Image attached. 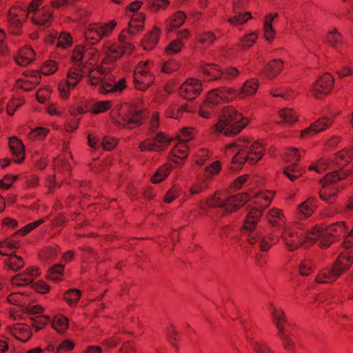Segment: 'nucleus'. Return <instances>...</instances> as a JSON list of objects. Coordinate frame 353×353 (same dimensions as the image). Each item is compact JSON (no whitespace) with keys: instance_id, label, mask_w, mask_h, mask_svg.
I'll return each mask as SVG.
<instances>
[{"instance_id":"obj_22","label":"nucleus","mask_w":353,"mask_h":353,"mask_svg":"<svg viewBox=\"0 0 353 353\" xmlns=\"http://www.w3.org/2000/svg\"><path fill=\"white\" fill-rule=\"evenodd\" d=\"M70 160H72V154L70 151H65L54 160V170L57 173H63L64 176L69 175L71 170Z\"/></svg>"},{"instance_id":"obj_7","label":"nucleus","mask_w":353,"mask_h":353,"mask_svg":"<svg viewBox=\"0 0 353 353\" xmlns=\"http://www.w3.org/2000/svg\"><path fill=\"white\" fill-rule=\"evenodd\" d=\"M116 26L117 22L114 20L108 23H91L85 30V39L91 45L97 43L103 38L109 37Z\"/></svg>"},{"instance_id":"obj_50","label":"nucleus","mask_w":353,"mask_h":353,"mask_svg":"<svg viewBox=\"0 0 353 353\" xmlns=\"http://www.w3.org/2000/svg\"><path fill=\"white\" fill-rule=\"evenodd\" d=\"M353 157V152L348 149H343L335 154L334 164L343 167L350 163Z\"/></svg>"},{"instance_id":"obj_28","label":"nucleus","mask_w":353,"mask_h":353,"mask_svg":"<svg viewBox=\"0 0 353 353\" xmlns=\"http://www.w3.org/2000/svg\"><path fill=\"white\" fill-rule=\"evenodd\" d=\"M316 206L317 199L314 197H310L298 205L297 216L301 219H306L314 213Z\"/></svg>"},{"instance_id":"obj_35","label":"nucleus","mask_w":353,"mask_h":353,"mask_svg":"<svg viewBox=\"0 0 353 353\" xmlns=\"http://www.w3.org/2000/svg\"><path fill=\"white\" fill-rule=\"evenodd\" d=\"M262 214L261 209L256 208H251L244 221L243 228L249 231L253 230L259 221Z\"/></svg>"},{"instance_id":"obj_15","label":"nucleus","mask_w":353,"mask_h":353,"mask_svg":"<svg viewBox=\"0 0 353 353\" xmlns=\"http://www.w3.org/2000/svg\"><path fill=\"white\" fill-rule=\"evenodd\" d=\"M308 240L312 243L319 241V246L321 248H328L334 241L331 235L325 234V230L323 226H314L308 231Z\"/></svg>"},{"instance_id":"obj_54","label":"nucleus","mask_w":353,"mask_h":353,"mask_svg":"<svg viewBox=\"0 0 353 353\" xmlns=\"http://www.w3.org/2000/svg\"><path fill=\"white\" fill-rule=\"evenodd\" d=\"M278 336L282 342L283 348L288 352H293L295 349V343L292 339L290 332L285 329L278 332Z\"/></svg>"},{"instance_id":"obj_60","label":"nucleus","mask_w":353,"mask_h":353,"mask_svg":"<svg viewBox=\"0 0 353 353\" xmlns=\"http://www.w3.org/2000/svg\"><path fill=\"white\" fill-rule=\"evenodd\" d=\"M253 16L250 12H245L241 13V11L239 13L236 14L235 16L230 17L228 19V22L230 25L236 26L239 25H243L250 19H252Z\"/></svg>"},{"instance_id":"obj_10","label":"nucleus","mask_w":353,"mask_h":353,"mask_svg":"<svg viewBox=\"0 0 353 353\" xmlns=\"http://www.w3.org/2000/svg\"><path fill=\"white\" fill-rule=\"evenodd\" d=\"M237 95V90L232 87L215 88L210 91L204 101L212 108L222 103H228L234 100Z\"/></svg>"},{"instance_id":"obj_63","label":"nucleus","mask_w":353,"mask_h":353,"mask_svg":"<svg viewBox=\"0 0 353 353\" xmlns=\"http://www.w3.org/2000/svg\"><path fill=\"white\" fill-rule=\"evenodd\" d=\"M64 266L61 264L53 265L48 272V279L54 282L62 280Z\"/></svg>"},{"instance_id":"obj_25","label":"nucleus","mask_w":353,"mask_h":353,"mask_svg":"<svg viewBox=\"0 0 353 353\" xmlns=\"http://www.w3.org/2000/svg\"><path fill=\"white\" fill-rule=\"evenodd\" d=\"M9 148L15 163H19L25 159V148L23 142L15 137L9 139Z\"/></svg>"},{"instance_id":"obj_30","label":"nucleus","mask_w":353,"mask_h":353,"mask_svg":"<svg viewBox=\"0 0 353 353\" xmlns=\"http://www.w3.org/2000/svg\"><path fill=\"white\" fill-rule=\"evenodd\" d=\"M283 66L284 62L281 59H272L266 64L263 73L268 79H273L281 73Z\"/></svg>"},{"instance_id":"obj_5","label":"nucleus","mask_w":353,"mask_h":353,"mask_svg":"<svg viewBox=\"0 0 353 353\" xmlns=\"http://www.w3.org/2000/svg\"><path fill=\"white\" fill-rule=\"evenodd\" d=\"M148 116L144 110L134 107L118 105L111 111V120L117 125L126 126L129 124L141 125Z\"/></svg>"},{"instance_id":"obj_44","label":"nucleus","mask_w":353,"mask_h":353,"mask_svg":"<svg viewBox=\"0 0 353 353\" xmlns=\"http://www.w3.org/2000/svg\"><path fill=\"white\" fill-rule=\"evenodd\" d=\"M269 92L273 97H281L285 100L293 99L298 94L295 90L284 87H272Z\"/></svg>"},{"instance_id":"obj_4","label":"nucleus","mask_w":353,"mask_h":353,"mask_svg":"<svg viewBox=\"0 0 353 353\" xmlns=\"http://www.w3.org/2000/svg\"><path fill=\"white\" fill-rule=\"evenodd\" d=\"M42 0H33L28 8L26 6L19 5L11 7L8 16L9 32L14 35L21 34L23 21L29 14H34V12L41 9L39 7L42 6Z\"/></svg>"},{"instance_id":"obj_39","label":"nucleus","mask_w":353,"mask_h":353,"mask_svg":"<svg viewBox=\"0 0 353 353\" xmlns=\"http://www.w3.org/2000/svg\"><path fill=\"white\" fill-rule=\"evenodd\" d=\"M192 107L188 104L178 106L176 104H172L165 112L166 117L178 119L181 118L184 112H191Z\"/></svg>"},{"instance_id":"obj_48","label":"nucleus","mask_w":353,"mask_h":353,"mask_svg":"<svg viewBox=\"0 0 353 353\" xmlns=\"http://www.w3.org/2000/svg\"><path fill=\"white\" fill-rule=\"evenodd\" d=\"M347 176L346 173L342 170H339L330 173H327L324 179L321 181L322 185H336V183Z\"/></svg>"},{"instance_id":"obj_40","label":"nucleus","mask_w":353,"mask_h":353,"mask_svg":"<svg viewBox=\"0 0 353 353\" xmlns=\"http://www.w3.org/2000/svg\"><path fill=\"white\" fill-rule=\"evenodd\" d=\"M271 314L274 323L276 325L278 332L285 330V325L287 322L284 312L281 308L274 305H270Z\"/></svg>"},{"instance_id":"obj_36","label":"nucleus","mask_w":353,"mask_h":353,"mask_svg":"<svg viewBox=\"0 0 353 353\" xmlns=\"http://www.w3.org/2000/svg\"><path fill=\"white\" fill-rule=\"evenodd\" d=\"M339 188L336 185H322L319 191L320 198L327 203H333L336 201Z\"/></svg>"},{"instance_id":"obj_6","label":"nucleus","mask_w":353,"mask_h":353,"mask_svg":"<svg viewBox=\"0 0 353 353\" xmlns=\"http://www.w3.org/2000/svg\"><path fill=\"white\" fill-rule=\"evenodd\" d=\"M308 232H306L302 225L299 223H292L286 225L281 234V239L286 249L294 252L299 248L308 240Z\"/></svg>"},{"instance_id":"obj_9","label":"nucleus","mask_w":353,"mask_h":353,"mask_svg":"<svg viewBox=\"0 0 353 353\" xmlns=\"http://www.w3.org/2000/svg\"><path fill=\"white\" fill-rule=\"evenodd\" d=\"M126 32L122 31L119 36V43H110L109 42L105 43L103 51L107 54L106 60L109 59H117L124 54H131L134 46L132 43L131 40L126 37Z\"/></svg>"},{"instance_id":"obj_3","label":"nucleus","mask_w":353,"mask_h":353,"mask_svg":"<svg viewBox=\"0 0 353 353\" xmlns=\"http://www.w3.org/2000/svg\"><path fill=\"white\" fill-rule=\"evenodd\" d=\"M250 119L245 117L232 107L225 109L223 116L213 127L216 134H223L225 137H233L238 134L249 123Z\"/></svg>"},{"instance_id":"obj_55","label":"nucleus","mask_w":353,"mask_h":353,"mask_svg":"<svg viewBox=\"0 0 353 353\" xmlns=\"http://www.w3.org/2000/svg\"><path fill=\"white\" fill-rule=\"evenodd\" d=\"M5 266L8 270L17 271L24 265L23 259L16 254L9 256L4 261Z\"/></svg>"},{"instance_id":"obj_53","label":"nucleus","mask_w":353,"mask_h":353,"mask_svg":"<svg viewBox=\"0 0 353 353\" xmlns=\"http://www.w3.org/2000/svg\"><path fill=\"white\" fill-rule=\"evenodd\" d=\"M332 164H334V162L332 159H330L327 157H322L319 159L316 162L311 164L309 166L308 170L320 174L330 167Z\"/></svg>"},{"instance_id":"obj_13","label":"nucleus","mask_w":353,"mask_h":353,"mask_svg":"<svg viewBox=\"0 0 353 353\" xmlns=\"http://www.w3.org/2000/svg\"><path fill=\"white\" fill-rule=\"evenodd\" d=\"M334 82V78L330 73H324L313 85L312 90L313 97L321 99L329 94L332 90Z\"/></svg>"},{"instance_id":"obj_59","label":"nucleus","mask_w":353,"mask_h":353,"mask_svg":"<svg viewBox=\"0 0 353 353\" xmlns=\"http://www.w3.org/2000/svg\"><path fill=\"white\" fill-rule=\"evenodd\" d=\"M247 339L256 353H274L264 342L252 337L250 339L248 336H247Z\"/></svg>"},{"instance_id":"obj_8","label":"nucleus","mask_w":353,"mask_h":353,"mask_svg":"<svg viewBox=\"0 0 353 353\" xmlns=\"http://www.w3.org/2000/svg\"><path fill=\"white\" fill-rule=\"evenodd\" d=\"M152 61L147 60L139 62L134 70V86L137 90H147L154 81V75L150 70Z\"/></svg>"},{"instance_id":"obj_1","label":"nucleus","mask_w":353,"mask_h":353,"mask_svg":"<svg viewBox=\"0 0 353 353\" xmlns=\"http://www.w3.org/2000/svg\"><path fill=\"white\" fill-rule=\"evenodd\" d=\"M99 58V52L94 48L79 45L74 48L72 54L74 65L68 71L66 79L61 80L58 85L60 97L63 99L69 98L71 90L74 89L86 74L85 67L94 65Z\"/></svg>"},{"instance_id":"obj_43","label":"nucleus","mask_w":353,"mask_h":353,"mask_svg":"<svg viewBox=\"0 0 353 353\" xmlns=\"http://www.w3.org/2000/svg\"><path fill=\"white\" fill-rule=\"evenodd\" d=\"M259 86V80L256 78H251L243 83L240 92L243 97H252L256 94Z\"/></svg>"},{"instance_id":"obj_29","label":"nucleus","mask_w":353,"mask_h":353,"mask_svg":"<svg viewBox=\"0 0 353 353\" xmlns=\"http://www.w3.org/2000/svg\"><path fill=\"white\" fill-rule=\"evenodd\" d=\"M199 72L203 76V78L208 81L219 79L222 77V70L214 63H205L199 68Z\"/></svg>"},{"instance_id":"obj_21","label":"nucleus","mask_w":353,"mask_h":353,"mask_svg":"<svg viewBox=\"0 0 353 353\" xmlns=\"http://www.w3.org/2000/svg\"><path fill=\"white\" fill-rule=\"evenodd\" d=\"M277 12H270L267 14L263 23V37L269 43L273 42L276 37V31L273 28L272 23L275 19L278 17Z\"/></svg>"},{"instance_id":"obj_61","label":"nucleus","mask_w":353,"mask_h":353,"mask_svg":"<svg viewBox=\"0 0 353 353\" xmlns=\"http://www.w3.org/2000/svg\"><path fill=\"white\" fill-rule=\"evenodd\" d=\"M222 168L220 161H215L207 166L204 170V177L208 181L219 174Z\"/></svg>"},{"instance_id":"obj_17","label":"nucleus","mask_w":353,"mask_h":353,"mask_svg":"<svg viewBox=\"0 0 353 353\" xmlns=\"http://www.w3.org/2000/svg\"><path fill=\"white\" fill-rule=\"evenodd\" d=\"M39 274V270L37 268H28L23 273H19L12 278V285L19 287L27 285L32 283Z\"/></svg>"},{"instance_id":"obj_57","label":"nucleus","mask_w":353,"mask_h":353,"mask_svg":"<svg viewBox=\"0 0 353 353\" xmlns=\"http://www.w3.org/2000/svg\"><path fill=\"white\" fill-rule=\"evenodd\" d=\"M112 107L111 101H98L92 102L91 114H99L110 110Z\"/></svg>"},{"instance_id":"obj_33","label":"nucleus","mask_w":353,"mask_h":353,"mask_svg":"<svg viewBox=\"0 0 353 353\" xmlns=\"http://www.w3.org/2000/svg\"><path fill=\"white\" fill-rule=\"evenodd\" d=\"M161 34V29L154 26L151 31L145 34L142 40V46L145 50H152L157 44L159 36Z\"/></svg>"},{"instance_id":"obj_49","label":"nucleus","mask_w":353,"mask_h":353,"mask_svg":"<svg viewBox=\"0 0 353 353\" xmlns=\"http://www.w3.org/2000/svg\"><path fill=\"white\" fill-rule=\"evenodd\" d=\"M9 303L20 306L23 309L24 306L29 303V297L24 292H17L10 294L7 297Z\"/></svg>"},{"instance_id":"obj_12","label":"nucleus","mask_w":353,"mask_h":353,"mask_svg":"<svg viewBox=\"0 0 353 353\" xmlns=\"http://www.w3.org/2000/svg\"><path fill=\"white\" fill-rule=\"evenodd\" d=\"M203 90L201 80L195 78L187 79L179 87V95L188 100H193L200 95Z\"/></svg>"},{"instance_id":"obj_31","label":"nucleus","mask_w":353,"mask_h":353,"mask_svg":"<svg viewBox=\"0 0 353 353\" xmlns=\"http://www.w3.org/2000/svg\"><path fill=\"white\" fill-rule=\"evenodd\" d=\"M35 59V52L32 47L25 46L22 47L14 57L17 65L26 66Z\"/></svg>"},{"instance_id":"obj_37","label":"nucleus","mask_w":353,"mask_h":353,"mask_svg":"<svg viewBox=\"0 0 353 353\" xmlns=\"http://www.w3.org/2000/svg\"><path fill=\"white\" fill-rule=\"evenodd\" d=\"M15 236L14 234L0 242V254L8 256L13 254L12 253L19 246V241L15 239Z\"/></svg>"},{"instance_id":"obj_16","label":"nucleus","mask_w":353,"mask_h":353,"mask_svg":"<svg viewBox=\"0 0 353 353\" xmlns=\"http://www.w3.org/2000/svg\"><path fill=\"white\" fill-rule=\"evenodd\" d=\"M40 81L41 74L39 71H30L17 81L16 86L25 91H28L34 88Z\"/></svg>"},{"instance_id":"obj_45","label":"nucleus","mask_w":353,"mask_h":353,"mask_svg":"<svg viewBox=\"0 0 353 353\" xmlns=\"http://www.w3.org/2000/svg\"><path fill=\"white\" fill-rule=\"evenodd\" d=\"M259 34L257 31H252L245 34L239 40V47L246 50L252 47L258 41Z\"/></svg>"},{"instance_id":"obj_2","label":"nucleus","mask_w":353,"mask_h":353,"mask_svg":"<svg viewBox=\"0 0 353 353\" xmlns=\"http://www.w3.org/2000/svg\"><path fill=\"white\" fill-rule=\"evenodd\" d=\"M249 143L250 141L248 138L241 137L224 147L223 150L226 155L234 154L230 165L232 170L241 169L247 161L251 163H256L264 156L265 149L261 142L259 141L253 142L248 150H245Z\"/></svg>"},{"instance_id":"obj_58","label":"nucleus","mask_w":353,"mask_h":353,"mask_svg":"<svg viewBox=\"0 0 353 353\" xmlns=\"http://www.w3.org/2000/svg\"><path fill=\"white\" fill-rule=\"evenodd\" d=\"M303 173V169L298 163H293L286 167L283 174L292 181L298 179Z\"/></svg>"},{"instance_id":"obj_41","label":"nucleus","mask_w":353,"mask_h":353,"mask_svg":"<svg viewBox=\"0 0 353 353\" xmlns=\"http://www.w3.org/2000/svg\"><path fill=\"white\" fill-rule=\"evenodd\" d=\"M186 19L185 14L182 11H178L172 15L166 22V31L172 32L179 28Z\"/></svg>"},{"instance_id":"obj_19","label":"nucleus","mask_w":353,"mask_h":353,"mask_svg":"<svg viewBox=\"0 0 353 353\" xmlns=\"http://www.w3.org/2000/svg\"><path fill=\"white\" fill-rule=\"evenodd\" d=\"M10 334L21 342H27L32 336L30 327L25 323H15L8 327Z\"/></svg>"},{"instance_id":"obj_34","label":"nucleus","mask_w":353,"mask_h":353,"mask_svg":"<svg viewBox=\"0 0 353 353\" xmlns=\"http://www.w3.org/2000/svg\"><path fill=\"white\" fill-rule=\"evenodd\" d=\"M52 17V12L49 8L42 7L40 10L34 12L32 15V22L39 26H44L48 24Z\"/></svg>"},{"instance_id":"obj_11","label":"nucleus","mask_w":353,"mask_h":353,"mask_svg":"<svg viewBox=\"0 0 353 353\" xmlns=\"http://www.w3.org/2000/svg\"><path fill=\"white\" fill-rule=\"evenodd\" d=\"M279 240L278 236L267 231L250 233L247 239L250 245L259 244V248L262 252L268 251L274 245L279 242Z\"/></svg>"},{"instance_id":"obj_20","label":"nucleus","mask_w":353,"mask_h":353,"mask_svg":"<svg viewBox=\"0 0 353 353\" xmlns=\"http://www.w3.org/2000/svg\"><path fill=\"white\" fill-rule=\"evenodd\" d=\"M245 192H241L225 198V211L232 212L243 206L250 199Z\"/></svg>"},{"instance_id":"obj_56","label":"nucleus","mask_w":353,"mask_h":353,"mask_svg":"<svg viewBox=\"0 0 353 353\" xmlns=\"http://www.w3.org/2000/svg\"><path fill=\"white\" fill-rule=\"evenodd\" d=\"M68 323V319L62 314L54 316L52 320V327L60 333H63L67 330Z\"/></svg>"},{"instance_id":"obj_42","label":"nucleus","mask_w":353,"mask_h":353,"mask_svg":"<svg viewBox=\"0 0 353 353\" xmlns=\"http://www.w3.org/2000/svg\"><path fill=\"white\" fill-rule=\"evenodd\" d=\"M325 230L326 234L331 235L333 238L336 239L342 236H345L347 227L345 222L339 221L325 228Z\"/></svg>"},{"instance_id":"obj_52","label":"nucleus","mask_w":353,"mask_h":353,"mask_svg":"<svg viewBox=\"0 0 353 353\" xmlns=\"http://www.w3.org/2000/svg\"><path fill=\"white\" fill-rule=\"evenodd\" d=\"M172 169L170 163L163 164L159 167L151 178L152 183H158L163 181L170 173Z\"/></svg>"},{"instance_id":"obj_27","label":"nucleus","mask_w":353,"mask_h":353,"mask_svg":"<svg viewBox=\"0 0 353 353\" xmlns=\"http://www.w3.org/2000/svg\"><path fill=\"white\" fill-rule=\"evenodd\" d=\"M347 249L346 248V250L340 253L333 265L336 269L340 271L341 274L353 263V250Z\"/></svg>"},{"instance_id":"obj_23","label":"nucleus","mask_w":353,"mask_h":353,"mask_svg":"<svg viewBox=\"0 0 353 353\" xmlns=\"http://www.w3.org/2000/svg\"><path fill=\"white\" fill-rule=\"evenodd\" d=\"M341 274L340 271L333 265L332 268H325L317 273L315 281L319 284L331 283L334 282Z\"/></svg>"},{"instance_id":"obj_26","label":"nucleus","mask_w":353,"mask_h":353,"mask_svg":"<svg viewBox=\"0 0 353 353\" xmlns=\"http://www.w3.org/2000/svg\"><path fill=\"white\" fill-rule=\"evenodd\" d=\"M188 152L189 146L187 143L177 141L170 152L171 161L176 164L182 163L188 157Z\"/></svg>"},{"instance_id":"obj_32","label":"nucleus","mask_w":353,"mask_h":353,"mask_svg":"<svg viewBox=\"0 0 353 353\" xmlns=\"http://www.w3.org/2000/svg\"><path fill=\"white\" fill-rule=\"evenodd\" d=\"M274 196L272 191H261L254 194L253 197V203L256 205L254 208L261 209V211L270 205L272 200Z\"/></svg>"},{"instance_id":"obj_62","label":"nucleus","mask_w":353,"mask_h":353,"mask_svg":"<svg viewBox=\"0 0 353 353\" xmlns=\"http://www.w3.org/2000/svg\"><path fill=\"white\" fill-rule=\"evenodd\" d=\"M25 103L22 97H13L9 100L7 104L6 111L9 115H13L14 112Z\"/></svg>"},{"instance_id":"obj_51","label":"nucleus","mask_w":353,"mask_h":353,"mask_svg":"<svg viewBox=\"0 0 353 353\" xmlns=\"http://www.w3.org/2000/svg\"><path fill=\"white\" fill-rule=\"evenodd\" d=\"M279 116L281 121L284 123L291 124L298 120V114L292 108H285L280 110Z\"/></svg>"},{"instance_id":"obj_46","label":"nucleus","mask_w":353,"mask_h":353,"mask_svg":"<svg viewBox=\"0 0 353 353\" xmlns=\"http://www.w3.org/2000/svg\"><path fill=\"white\" fill-rule=\"evenodd\" d=\"M97 63L94 65H92L90 68L85 67L86 73H88V79L90 84L98 85L101 84L104 80L105 75L101 72L100 68H94Z\"/></svg>"},{"instance_id":"obj_64","label":"nucleus","mask_w":353,"mask_h":353,"mask_svg":"<svg viewBox=\"0 0 353 353\" xmlns=\"http://www.w3.org/2000/svg\"><path fill=\"white\" fill-rule=\"evenodd\" d=\"M81 292L77 289H70L64 294L63 299L66 303L71 305H76L80 299Z\"/></svg>"},{"instance_id":"obj_14","label":"nucleus","mask_w":353,"mask_h":353,"mask_svg":"<svg viewBox=\"0 0 353 353\" xmlns=\"http://www.w3.org/2000/svg\"><path fill=\"white\" fill-rule=\"evenodd\" d=\"M170 139L163 133H158L154 138L147 139L139 143V148L141 152L159 151L163 150Z\"/></svg>"},{"instance_id":"obj_18","label":"nucleus","mask_w":353,"mask_h":353,"mask_svg":"<svg viewBox=\"0 0 353 353\" xmlns=\"http://www.w3.org/2000/svg\"><path fill=\"white\" fill-rule=\"evenodd\" d=\"M225 196L224 192L216 191L214 194L201 201L200 208L207 210L211 208H223L225 210Z\"/></svg>"},{"instance_id":"obj_47","label":"nucleus","mask_w":353,"mask_h":353,"mask_svg":"<svg viewBox=\"0 0 353 353\" xmlns=\"http://www.w3.org/2000/svg\"><path fill=\"white\" fill-rule=\"evenodd\" d=\"M326 41L335 49H339L345 43L343 37L336 28L327 32Z\"/></svg>"},{"instance_id":"obj_24","label":"nucleus","mask_w":353,"mask_h":353,"mask_svg":"<svg viewBox=\"0 0 353 353\" xmlns=\"http://www.w3.org/2000/svg\"><path fill=\"white\" fill-rule=\"evenodd\" d=\"M145 16L143 12L134 13L129 21L128 30H124L127 33L126 37L131 40L130 35L143 30L145 25Z\"/></svg>"},{"instance_id":"obj_38","label":"nucleus","mask_w":353,"mask_h":353,"mask_svg":"<svg viewBox=\"0 0 353 353\" xmlns=\"http://www.w3.org/2000/svg\"><path fill=\"white\" fill-rule=\"evenodd\" d=\"M342 297L336 292L321 294H319L315 299V302L318 305L339 304L342 303Z\"/></svg>"}]
</instances>
